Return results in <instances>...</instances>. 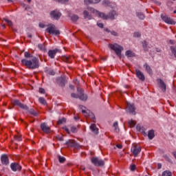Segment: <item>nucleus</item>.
<instances>
[{"label":"nucleus","instance_id":"f257e3e1","mask_svg":"<svg viewBox=\"0 0 176 176\" xmlns=\"http://www.w3.org/2000/svg\"><path fill=\"white\" fill-rule=\"evenodd\" d=\"M90 10L92 13H96L98 17H100V19H102L103 20H115L116 16H118V12L116 10L110 11L107 15L104 12H100L94 10V8H91Z\"/></svg>","mask_w":176,"mask_h":176},{"label":"nucleus","instance_id":"f03ea898","mask_svg":"<svg viewBox=\"0 0 176 176\" xmlns=\"http://www.w3.org/2000/svg\"><path fill=\"white\" fill-rule=\"evenodd\" d=\"M21 64L27 67L29 69L39 68V63L36 57H32L30 59H22Z\"/></svg>","mask_w":176,"mask_h":176},{"label":"nucleus","instance_id":"7ed1b4c3","mask_svg":"<svg viewBox=\"0 0 176 176\" xmlns=\"http://www.w3.org/2000/svg\"><path fill=\"white\" fill-rule=\"evenodd\" d=\"M78 94H72L71 97L73 98H79L81 101H87V94H85L84 91L81 88L77 89Z\"/></svg>","mask_w":176,"mask_h":176},{"label":"nucleus","instance_id":"20e7f679","mask_svg":"<svg viewBox=\"0 0 176 176\" xmlns=\"http://www.w3.org/2000/svg\"><path fill=\"white\" fill-rule=\"evenodd\" d=\"M109 47L111 50H113L117 56L118 57H120L122 56V52H123L124 48L122 47V45H120L118 43H114V44H109Z\"/></svg>","mask_w":176,"mask_h":176},{"label":"nucleus","instance_id":"39448f33","mask_svg":"<svg viewBox=\"0 0 176 176\" xmlns=\"http://www.w3.org/2000/svg\"><path fill=\"white\" fill-rule=\"evenodd\" d=\"M46 31L48 34H50V35H60V30H57L56 25L52 23L47 25Z\"/></svg>","mask_w":176,"mask_h":176},{"label":"nucleus","instance_id":"423d86ee","mask_svg":"<svg viewBox=\"0 0 176 176\" xmlns=\"http://www.w3.org/2000/svg\"><path fill=\"white\" fill-rule=\"evenodd\" d=\"M91 162L96 167H101L105 164L104 160L99 158L98 157H92Z\"/></svg>","mask_w":176,"mask_h":176},{"label":"nucleus","instance_id":"0eeeda50","mask_svg":"<svg viewBox=\"0 0 176 176\" xmlns=\"http://www.w3.org/2000/svg\"><path fill=\"white\" fill-rule=\"evenodd\" d=\"M50 16L51 19H53L54 20H60L61 12L57 10H54L50 12Z\"/></svg>","mask_w":176,"mask_h":176},{"label":"nucleus","instance_id":"6e6552de","mask_svg":"<svg viewBox=\"0 0 176 176\" xmlns=\"http://www.w3.org/2000/svg\"><path fill=\"white\" fill-rule=\"evenodd\" d=\"M57 85L60 86V87H64L65 86V83H67V79L65 76L58 77L56 79Z\"/></svg>","mask_w":176,"mask_h":176},{"label":"nucleus","instance_id":"1a4fd4ad","mask_svg":"<svg viewBox=\"0 0 176 176\" xmlns=\"http://www.w3.org/2000/svg\"><path fill=\"white\" fill-rule=\"evenodd\" d=\"M161 19L164 21V23H166V24H171L172 25H175L176 23L175 21L173 19H171L167 15H161Z\"/></svg>","mask_w":176,"mask_h":176},{"label":"nucleus","instance_id":"9d476101","mask_svg":"<svg viewBox=\"0 0 176 176\" xmlns=\"http://www.w3.org/2000/svg\"><path fill=\"white\" fill-rule=\"evenodd\" d=\"M131 152H132L133 156L136 157V156H138V155L141 153V147L138 145H135L131 147Z\"/></svg>","mask_w":176,"mask_h":176},{"label":"nucleus","instance_id":"9b49d317","mask_svg":"<svg viewBox=\"0 0 176 176\" xmlns=\"http://www.w3.org/2000/svg\"><path fill=\"white\" fill-rule=\"evenodd\" d=\"M13 105L19 107V108H21L22 109H25V111H28V107L27 105L23 104L20 102L19 100H15L12 102Z\"/></svg>","mask_w":176,"mask_h":176},{"label":"nucleus","instance_id":"f8f14e48","mask_svg":"<svg viewBox=\"0 0 176 176\" xmlns=\"http://www.w3.org/2000/svg\"><path fill=\"white\" fill-rule=\"evenodd\" d=\"M57 53H61V50H58L57 48L54 50H51L48 51V56L50 57V58H54L56 57V54Z\"/></svg>","mask_w":176,"mask_h":176},{"label":"nucleus","instance_id":"ddd939ff","mask_svg":"<svg viewBox=\"0 0 176 176\" xmlns=\"http://www.w3.org/2000/svg\"><path fill=\"white\" fill-rule=\"evenodd\" d=\"M102 5L111 8V9L116 8V3H115V2H111L109 0H104L102 1Z\"/></svg>","mask_w":176,"mask_h":176},{"label":"nucleus","instance_id":"4468645a","mask_svg":"<svg viewBox=\"0 0 176 176\" xmlns=\"http://www.w3.org/2000/svg\"><path fill=\"white\" fill-rule=\"evenodd\" d=\"M1 164H3L4 166H8V164H9V157L6 154H3L1 155Z\"/></svg>","mask_w":176,"mask_h":176},{"label":"nucleus","instance_id":"2eb2a0df","mask_svg":"<svg viewBox=\"0 0 176 176\" xmlns=\"http://www.w3.org/2000/svg\"><path fill=\"white\" fill-rule=\"evenodd\" d=\"M135 74H136L137 78H138V79H140V80H142V82H144V80H145V75H144V73H142V72H141V70L136 69Z\"/></svg>","mask_w":176,"mask_h":176},{"label":"nucleus","instance_id":"dca6fc26","mask_svg":"<svg viewBox=\"0 0 176 176\" xmlns=\"http://www.w3.org/2000/svg\"><path fill=\"white\" fill-rule=\"evenodd\" d=\"M143 68H144L146 72L148 74V75H153V71L152 70V67L148 64V63H144L143 65Z\"/></svg>","mask_w":176,"mask_h":176},{"label":"nucleus","instance_id":"f3484780","mask_svg":"<svg viewBox=\"0 0 176 176\" xmlns=\"http://www.w3.org/2000/svg\"><path fill=\"white\" fill-rule=\"evenodd\" d=\"M158 82L160 84V87L162 89V91L164 93H166V90H167V88L166 87V83H164V81H163V80H162V78L158 79Z\"/></svg>","mask_w":176,"mask_h":176},{"label":"nucleus","instance_id":"a211bd4d","mask_svg":"<svg viewBox=\"0 0 176 176\" xmlns=\"http://www.w3.org/2000/svg\"><path fill=\"white\" fill-rule=\"evenodd\" d=\"M10 167L12 171H17V170L20 171V170H21V166L19 165L17 163H12Z\"/></svg>","mask_w":176,"mask_h":176},{"label":"nucleus","instance_id":"6ab92c4d","mask_svg":"<svg viewBox=\"0 0 176 176\" xmlns=\"http://www.w3.org/2000/svg\"><path fill=\"white\" fill-rule=\"evenodd\" d=\"M127 112L132 115H135V107L134 104H129L127 107Z\"/></svg>","mask_w":176,"mask_h":176},{"label":"nucleus","instance_id":"aec40b11","mask_svg":"<svg viewBox=\"0 0 176 176\" xmlns=\"http://www.w3.org/2000/svg\"><path fill=\"white\" fill-rule=\"evenodd\" d=\"M90 129L92 133H94V134H98V129H97V126H96L95 124H92L90 126Z\"/></svg>","mask_w":176,"mask_h":176},{"label":"nucleus","instance_id":"412c9836","mask_svg":"<svg viewBox=\"0 0 176 176\" xmlns=\"http://www.w3.org/2000/svg\"><path fill=\"white\" fill-rule=\"evenodd\" d=\"M69 17H70L72 21H73V23H76V21H78V20H79V16H78L75 14H70Z\"/></svg>","mask_w":176,"mask_h":176},{"label":"nucleus","instance_id":"4be33fe9","mask_svg":"<svg viewBox=\"0 0 176 176\" xmlns=\"http://www.w3.org/2000/svg\"><path fill=\"white\" fill-rule=\"evenodd\" d=\"M45 74H47V75H51L52 76H54V75H56V72H54L53 69L45 68Z\"/></svg>","mask_w":176,"mask_h":176},{"label":"nucleus","instance_id":"5701e85b","mask_svg":"<svg viewBox=\"0 0 176 176\" xmlns=\"http://www.w3.org/2000/svg\"><path fill=\"white\" fill-rule=\"evenodd\" d=\"M85 5H90V3H98L101 0H84Z\"/></svg>","mask_w":176,"mask_h":176},{"label":"nucleus","instance_id":"b1692460","mask_svg":"<svg viewBox=\"0 0 176 176\" xmlns=\"http://www.w3.org/2000/svg\"><path fill=\"white\" fill-rule=\"evenodd\" d=\"M65 145H67V146H76V143L74 140H68L65 143Z\"/></svg>","mask_w":176,"mask_h":176},{"label":"nucleus","instance_id":"393cba45","mask_svg":"<svg viewBox=\"0 0 176 176\" xmlns=\"http://www.w3.org/2000/svg\"><path fill=\"white\" fill-rule=\"evenodd\" d=\"M148 138L150 140H153V138H155V131L153 130L148 131Z\"/></svg>","mask_w":176,"mask_h":176},{"label":"nucleus","instance_id":"a878e982","mask_svg":"<svg viewBox=\"0 0 176 176\" xmlns=\"http://www.w3.org/2000/svg\"><path fill=\"white\" fill-rule=\"evenodd\" d=\"M125 56H126V57H135V54L131 50H127L125 52Z\"/></svg>","mask_w":176,"mask_h":176},{"label":"nucleus","instance_id":"bb28decb","mask_svg":"<svg viewBox=\"0 0 176 176\" xmlns=\"http://www.w3.org/2000/svg\"><path fill=\"white\" fill-rule=\"evenodd\" d=\"M83 14H84V18L85 19H87L88 20H91V19H93L91 15L90 14H89V12H87L86 10H85L83 12Z\"/></svg>","mask_w":176,"mask_h":176},{"label":"nucleus","instance_id":"cd10ccee","mask_svg":"<svg viewBox=\"0 0 176 176\" xmlns=\"http://www.w3.org/2000/svg\"><path fill=\"white\" fill-rule=\"evenodd\" d=\"M136 129H137L138 131H140V133L145 134V129L144 128V126L138 124V125H137Z\"/></svg>","mask_w":176,"mask_h":176},{"label":"nucleus","instance_id":"c85d7f7f","mask_svg":"<svg viewBox=\"0 0 176 176\" xmlns=\"http://www.w3.org/2000/svg\"><path fill=\"white\" fill-rule=\"evenodd\" d=\"M113 127L114 128L116 133H119V125L118 122L113 123Z\"/></svg>","mask_w":176,"mask_h":176},{"label":"nucleus","instance_id":"c756f323","mask_svg":"<svg viewBox=\"0 0 176 176\" xmlns=\"http://www.w3.org/2000/svg\"><path fill=\"white\" fill-rule=\"evenodd\" d=\"M162 176H173V173L170 170H164Z\"/></svg>","mask_w":176,"mask_h":176},{"label":"nucleus","instance_id":"7c9ffc66","mask_svg":"<svg viewBox=\"0 0 176 176\" xmlns=\"http://www.w3.org/2000/svg\"><path fill=\"white\" fill-rule=\"evenodd\" d=\"M137 17H138V19L140 20H144V19H145V15L142 14V12H138Z\"/></svg>","mask_w":176,"mask_h":176},{"label":"nucleus","instance_id":"2f4dec72","mask_svg":"<svg viewBox=\"0 0 176 176\" xmlns=\"http://www.w3.org/2000/svg\"><path fill=\"white\" fill-rule=\"evenodd\" d=\"M63 60L65 61V63H71V58H69L68 56H63Z\"/></svg>","mask_w":176,"mask_h":176},{"label":"nucleus","instance_id":"473e14b6","mask_svg":"<svg viewBox=\"0 0 176 176\" xmlns=\"http://www.w3.org/2000/svg\"><path fill=\"white\" fill-rule=\"evenodd\" d=\"M3 21H6V23H7L9 27H12V25H13V23H12V21L7 19L6 18H4Z\"/></svg>","mask_w":176,"mask_h":176},{"label":"nucleus","instance_id":"72a5a7b5","mask_svg":"<svg viewBox=\"0 0 176 176\" xmlns=\"http://www.w3.org/2000/svg\"><path fill=\"white\" fill-rule=\"evenodd\" d=\"M24 56L25 57V58H32V57H35V56H32V55H31V54H30L28 52H25L24 53Z\"/></svg>","mask_w":176,"mask_h":176},{"label":"nucleus","instance_id":"f704fd0d","mask_svg":"<svg viewBox=\"0 0 176 176\" xmlns=\"http://www.w3.org/2000/svg\"><path fill=\"white\" fill-rule=\"evenodd\" d=\"M38 47L39 50H41V52H45V43L38 44Z\"/></svg>","mask_w":176,"mask_h":176},{"label":"nucleus","instance_id":"c9c22d12","mask_svg":"<svg viewBox=\"0 0 176 176\" xmlns=\"http://www.w3.org/2000/svg\"><path fill=\"white\" fill-rule=\"evenodd\" d=\"M45 133H47V134L52 133V130L50 129V127L45 125Z\"/></svg>","mask_w":176,"mask_h":176},{"label":"nucleus","instance_id":"e433bc0d","mask_svg":"<svg viewBox=\"0 0 176 176\" xmlns=\"http://www.w3.org/2000/svg\"><path fill=\"white\" fill-rule=\"evenodd\" d=\"M65 122H67V120L63 118L60 120H58V121L57 122V124H63V123H65Z\"/></svg>","mask_w":176,"mask_h":176},{"label":"nucleus","instance_id":"4c0bfd02","mask_svg":"<svg viewBox=\"0 0 176 176\" xmlns=\"http://www.w3.org/2000/svg\"><path fill=\"white\" fill-rule=\"evenodd\" d=\"M79 108H80V109H82V113H85V114L87 113V112L85 111V109H86L85 107H84L83 105H79Z\"/></svg>","mask_w":176,"mask_h":176},{"label":"nucleus","instance_id":"58836bf2","mask_svg":"<svg viewBox=\"0 0 176 176\" xmlns=\"http://www.w3.org/2000/svg\"><path fill=\"white\" fill-rule=\"evenodd\" d=\"M38 102L40 104H41L42 105H45V98H42V97H40L38 98Z\"/></svg>","mask_w":176,"mask_h":176},{"label":"nucleus","instance_id":"ea45409f","mask_svg":"<svg viewBox=\"0 0 176 176\" xmlns=\"http://www.w3.org/2000/svg\"><path fill=\"white\" fill-rule=\"evenodd\" d=\"M70 130L72 133H78V129L76 128V126H71Z\"/></svg>","mask_w":176,"mask_h":176},{"label":"nucleus","instance_id":"a19ab883","mask_svg":"<svg viewBox=\"0 0 176 176\" xmlns=\"http://www.w3.org/2000/svg\"><path fill=\"white\" fill-rule=\"evenodd\" d=\"M134 38H141V33L135 32L133 33Z\"/></svg>","mask_w":176,"mask_h":176},{"label":"nucleus","instance_id":"79ce46f5","mask_svg":"<svg viewBox=\"0 0 176 176\" xmlns=\"http://www.w3.org/2000/svg\"><path fill=\"white\" fill-rule=\"evenodd\" d=\"M58 160H59V162L60 163H64V162H65V157H61V156H58Z\"/></svg>","mask_w":176,"mask_h":176},{"label":"nucleus","instance_id":"37998d69","mask_svg":"<svg viewBox=\"0 0 176 176\" xmlns=\"http://www.w3.org/2000/svg\"><path fill=\"white\" fill-rule=\"evenodd\" d=\"M56 2H59V3H68V0H54Z\"/></svg>","mask_w":176,"mask_h":176},{"label":"nucleus","instance_id":"c03bdc74","mask_svg":"<svg viewBox=\"0 0 176 176\" xmlns=\"http://www.w3.org/2000/svg\"><path fill=\"white\" fill-rule=\"evenodd\" d=\"M110 33L113 36H119V34H118V32H116V31H111Z\"/></svg>","mask_w":176,"mask_h":176},{"label":"nucleus","instance_id":"a18cd8bd","mask_svg":"<svg viewBox=\"0 0 176 176\" xmlns=\"http://www.w3.org/2000/svg\"><path fill=\"white\" fill-rule=\"evenodd\" d=\"M129 123L130 126H131L132 127H134L135 126V122L133 120L129 121Z\"/></svg>","mask_w":176,"mask_h":176},{"label":"nucleus","instance_id":"49530a36","mask_svg":"<svg viewBox=\"0 0 176 176\" xmlns=\"http://www.w3.org/2000/svg\"><path fill=\"white\" fill-rule=\"evenodd\" d=\"M30 113H31V115H33V116H36V112H35V110L34 109H30Z\"/></svg>","mask_w":176,"mask_h":176},{"label":"nucleus","instance_id":"de8ad7c7","mask_svg":"<svg viewBox=\"0 0 176 176\" xmlns=\"http://www.w3.org/2000/svg\"><path fill=\"white\" fill-rule=\"evenodd\" d=\"M142 46H143L144 49H146V47L148 46V43L146 42V41H144L142 42Z\"/></svg>","mask_w":176,"mask_h":176},{"label":"nucleus","instance_id":"09e8293b","mask_svg":"<svg viewBox=\"0 0 176 176\" xmlns=\"http://www.w3.org/2000/svg\"><path fill=\"white\" fill-rule=\"evenodd\" d=\"M63 130L65 131L67 133V134H71V131H69V129H68V127L64 126Z\"/></svg>","mask_w":176,"mask_h":176},{"label":"nucleus","instance_id":"8fccbe9b","mask_svg":"<svg viewBox=\"0 0 176 176\" xmlns=\"http://www.w3.org/2000/svg\"><path fill=\"white\" fill-rule=\"evenodd\" d=\"M14 140L16 141H21V137L19 136V135H15L14 136Z\"/></svg>","mask_w":176,"mask_h":176},{"label":"nucleus","instance_id":"3c124183","mask_svg":"<svg viewBox=\"0 0 176 176\" xmlns=\"http://www.w3.org/2000/svg\"><path fill=\"white\" fill-rule=\"evenodd\" d=\"M97 25H98V27H99V28H104V24H102L100 22L97 23Z\"/></svg>","mask_w":176,"mask_h":176},{"label":"nucleus","instance_id":"603ef678","mask_svg":"<svg viewBox=\"0 0 176 176\" xmlns=\"http://www.w3.org/2000/svg\"><path fill=\"white\" fill-rule=\"evenodd\" d=\"M131 171H135V165H131Z\"/></svg>","mask_w":176,"mask_h":176},{"label":"nucleus","instance_id":"864d4df0","mask_svg":"<svg viewBox=\"0 0 176 176\" xmlns=\"http://www.w3.org/2000/svg\"><path fill=\"white\" fill-rule=\"evenodd\" d=\"M39 93L43 94L45 93V89L43 88H39Z\"/></svg>","mask_w":176,"mask_h":176},{"label":"nucleus","instance_id":"5fc2aeb1","mask_svg":"<svg viewBox=\"0 0 176 176\" xmlns=\"http://www.w3.org/2000/svg\"><path fill=\"white\" fill-rule=\"evenodd\" d=\"M41 128L43 131H45V123L41 124Z\"/></svg>","mask_w":176,"mask_h":176},{"label":"nucleus","instance_id":"6e6d98bb","mask_svg":"<svg viewBox=\"0 0 176 176\" xmlns=\"http://www.w3.org/2000/svg\"><path fill=\"white\" fill-rule=\"evenodd\" d=\"M116 146L118 148V149H122V148H123V145L122 144H117Z\"/></svg>","mask_w":176,"mask_h":176},{"label":"nucleus","instance_id":"4d7b16f0","mask_svg":"<svg viewBox=\"0 0 176 176\" xmlns=\"http://www.w3.org/2000/svg\"><path fill=\"white\" fill-rule=\"evenodd\" d=\"M39 27H40V28H45V24H43V23H39Z\"/></svg>","mask_w":176,"mask_h":176},{"label":"nucleus","instance_id":"13d9d810","mask_svg":"<svg viewBox=\"0 0 176 176\" xmlns=\"http://www.w3.org/2000/svg\"><path fill=\"white\" fill-rule=\"evenodd\" d=\"M164 159H166V160L170 161V157L167 155H164Z\"/></svg>","mask_w":176,"mask_h":176},{"label":"nucleus","instance_id":"bf43d9fd","mask_svg":"<svg viewBox=\"0 0 176 176\" xmlns=\"http://www.w3.org/2000/svg\"><path fill=\"white\" fill-rule=\"evenodd\" d=\"M104 30L106 32H111V30H109V29H108V28H104Z\"/></svg>","mask_w":176,"mask_h":176},{"label":"nucleus","instance_id":"052dcab7","mask_svg":"<svg viewBox=\"0 0 176 176\" xmlns=\"http://www.w3.org/2000/svg\"><path fill=\"white\" fill-rule=\"evenodd\" d=\"M74 119H75L76 120H79V117H78V116H74Z\"/></svg>","mask_w":176,"mask_h":176},{"label":"nucleus","instance_id":"680f3d73","mask_svg":"<svg viewBox=\"0 0 176 176\" xmlns=\"http://www.w3.org/2000/svg\"><path fill=\"white\" fill-rule=\"evenodd\" d=\"M59 141H64V138H63L62 137L58 138Z\"/></svg>","mask_w":176,"mask_h":176},{"label":"nucleus","instance_id":"e2e57ef3","mask_svg":"<svg viewBox=\"0 0 176 176\" xmlns=\"http://www.w3.org/2000/svg\"><path fill=\"white\" fill-rule=\"evenodd\" d=\"M158 168H162V164H158Z\"/></svg>","mask_w":176,"mask_h":176},{"label":"nucleus","instance_id":"0e129e2a","mask_svg":"<svg viewBox=\"0 0 176 176\" xmlns=\"http://www.w3.org/2000/svg\"><path fill=\"white\" fill-rule=\"evenodd\" d=\"M28 38H32V35L28 34Z\"/></svg>","mask_w":176,"mask_h":176},{"label":"nucleus","instance_id":"69168bd1","mask_svg":"<svg viewBox=\"0 0 176 176\" xmlns=\"http://www.w3.org/2000/svg\"><path fill=\"white\" fill-rule=\"evenodd\" d=\"M8 2H13V0H7Z\"/></svg>","mask_w":176,"mask_h":176},{"label":"nucleus","instance_id":"338daca9","mask_svg":"<svg viewBox=\"0 0 176 176\" xmlns=\"http://www.w3.org/2000/svg\"><path fill=\"white\" fill-rule=\"evenodd\" d=\"M22 6H23V8H25V3H23V4H22Z\"/></svg>","mask_w":176,"mask_h":176},{"label":"nucleus","instance_id":"774afa93","mask_svg":"<svg viewBox=\"0 0 176 176\" xmlns=\"http://www.w3.org/2000/svg\"><path fill=\"white\" fill-rule=\"evenodd\" d=\"M3 28H5V25H2Z\"/></svg>","mask_w":176,"mask_h":176}]
</instances>
